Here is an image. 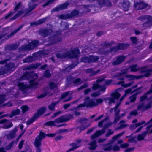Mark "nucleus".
<instances>
[{"instance_id":"f257e3e1","label":"nucleus","mask_w":152,"mask_h":152,"mask_svg":"<svg viewBox=\"0 0 152 152\" xmlns=\"http://www.w3.org/2000/svg\"><path fill=\"white\" fill-rule=\"evenodd\" d=\"M98 4L93 5H85L83 7L87 9V11L91 12L93 11V13L98 12V10L103 7H110L112 6V4L109 0H97Z\"/></svg>"},{"instance_id":"f03ea898","label":"nucleus","mask_w":152,"mask_h":152,"mask_svg":"<svg viewBox=\"0 0 152 152\" xmlns=\"http://www.w3.org/2000/svg\"><path fill=\"white\" fill-rule=\"evenodd\" d=\"M62 31L61 30H58L55 31L54 34L51 35L49 38V45L57 44L61 42L62 41V37L58 36L61 34Z\"/></svg>"},{"instance_id":"7ed1b4c3","label":"nucleus","mask_w":152,"mask_h":152,"mask_svg":"<svg viewBox=\"0 0 152 152\" xmlns=\"http://www.w3.org/2000/svg\"><path fill=\"white\" fill-rule=\"evenodd\" d=\"M46 110V107H42L41 108L38 109L37 112L35 113L33 116L27 120L26 124L27 125H30L34 122L36 119L40 116L42 115Z\"/></svg>"},{"instance_id":"20e7f679","label":"nucleus","mask_w":152,"mask_h":152,"mask_svg":"<svg viewBox=\"0 0 152 152\" xmlns=\"http://www.w3.org/2000/svg\"><path fill=\"white\" fill-rule=\"evenodd\" d=\"M5 64L4 67L0 68V76L12 71V69L15 67V64L14 63L10 62Z\"/></svg>"},{"instance_id":"39448f33","label":"nucleus","mask_w":152,"mask_h":152,"mask_svg":"<svg viewBox=\"0 0 152 152\" xmlns=\"http://www.w3.org/2000/svg\"><path fill=\"white\" fill-rule=\"evenodd\" d=\"M99 59V57L97 56L91 55L88 56L82 57L80 59V61L85 63H92L97 62Z\"/></svg>"},{"instance_id":"423d86ee","label":"nucleus","mask_w":152,"mask_h":152,"mask_svg":"<svg viewBox=\"0 0 152 152\" xmlns=\"http://www.w3.org/2000/svg\"><path fill=\"white\" fill-rule=\"evenodd\" d=\"M138 20L141 21L148 20L143 24V26L145 28L150 27L152 25V16L149 15H142L138 18Z\"/></svg>"},{"instance_id":"0eeeda50","label":"nucleus","mask_w":152,"mask_h":152,"mask_svg":"<svg viewBox=\"0 0 152 152\" xmlns=\"http://www.w3.org/2000/svg\"><path fill=\"white\" fill-rule=\"evenodd\" d=\"M83 107L92 108L96 107L95 100L91 99L89 96L86 97L84 99V102L82 103Z\"/></svg>"},{"instance_id":"6e6552de","label":"nucleus","mask_w":152,"mask_h":152,"mask_svg":"<svg viewBox=\"0 0 152 152\" xmlns=\"http://www.w3.org/2000/svg\"><path fill=\"white\" fill-rule=\"evenodd\" d=\"M88 121V119L86 118H81L79 120V122L82 125L77 127V129H79L80 132H81L82 131L85 130L90 126V124H86L87 123L86 121Z\"/></svg>"},{"instance_id":"1a4fd4ad","label":"nucleus","mask_w":152,"mask_h":152,"mask_svg":"<svg viewBox=\"0 0 152 152\" xmlns=\"http://www.w3.org/2000/svg\"><path fill=\"white\" fill-rule=\"evenodd\" d=\"M38 77V75L33 72H26L23 74L21 76V79L22 80H29L30 79H33L36 77L37 78Z\"/></svg>"},{"instance_id":"9d476101","label":"nucleus","mask_w":152,"mask_h":152,"mask_svg":"<svg viewBox=\"0 0 152 152\" xmlns=\"http://www.w3.org/2000/svg\"><path fill=\"white\" fill-rule=\"evenodd\" d=\"M73 115L69 114L68 116L62 115L55 120L56 123L59 124L68 121L73 117Z\"/></svg>"},{"instance_id":"9b49d317","label":"nucleus","mask_w":152,"mask_h":152,"mask_svg":"<svg viewBox=\"0 0 152 152\" xmlns=\"http://www.w3.org/2000/svg\"><path fill=\"white\" fill-rule=\"evenodd\" d=\"M70 59H76L78 58L80 53L79 49L77 48L69 51Z\"/></svg>"},{"instance_id":"f8f14e48","label":"nucleus","mask_w":152,"mask_h":152,"mask_svg":"<svg viewBox=\"0 0 152 152\" xmlns=\"http://www.w3.org/2000/svg\"><path fill=\"white\" fill-rule=\"evenodd\" d=\"M148 4L140 1L139 2L134 3V8L137 10H142L146 8L148 6Z\"/></svg>"},{"instance_id":"ddd939ff","label":"nucleus","mask_w":152,"mask_h":152,"mask_svg":"<svg viewBox=\"0 0 152 152\" xmlns=\"http://www.w3.org/2000/svg\"><path fill=\"white\" fill-rule=\"evenodd\" d=\"M46 136H47L46 134L45 133L41 131H40L39 135L35 138L34 143L38 144H42V140Z\"/></svg>"},{"instance_id":"4468645a","label":"nucleus","mask_w":152,"mask_h":152,"mask_svg":"<svg viewBox=\"0 0 152 152\" xmlns=\"http://www.w3.org/2000/svg\"><path fill=\"white\" fill-rule=\"evenodd\" d=\"M126 58V56L124 55L118 56L116 59L113 61L112 64L114 66L118 65L123 62Z\"/></svg>"},{"instance_id":"2eb2a0df","label":"nucleus","mask_w":152,"mask_h":152,"mask_svg":"<svg viewBox=\"0 0 152 152\" xmlns=\"http://www.w3.org/2000/svg\"><path fill=\"white\" fill-rule=\"evenodd\" d=\"M121 7L124 11H127L130 7V2L128 0H123L121 3Z\"/></svg>"},{"instance_id":"dca6fc26","label":"nucleus","mask_w":152,"mask_h":152,"mask_svg":"<svg viewBox=\"0 0 152 152\" xmlns=\"http://www.w3.org/2000/svg\"><path fill=\"white\" fill-rule=\"evenodd\" d=\"M50 29L47 28H40L39 31V34L43 37H46L50 34Z\"/></svg>"},{"instance_id":"f3484780","label":"nucleus","mask_w":152,"mask_h":152,"mask_svg":"<svg viewBox=\"0 0 152 152\" xmlns=\"http://www.w3.org/2000/svg\"><path fill=\"white\" fill-rule=\"evenodd\" d=\"M17 131V129H15L12 130L10 133L7 135V138L8 140H11L15 138L16 132Z\"/></svg>"},{"instance_id":"a211bd4d","label":"nucleus","mask_w":152,"mask_h":152,"mask_svg":"<svg viewBox=\"0 0 152 152\" xmlns=\"http://www.w3.org/2000/svg\"><path fill=\"white\" fill-rule=\"evenodd\" d=\"M15 143V141L13 140L9 144L6 146L5 148L2 147L0 148V152H6L4 150L5 149L6 150H10L13 146Z\"/></svg>"},{"instance_id":"6ab92c4d","label":"nucleus","mask_w":152,"mask_h":152,"mask_svg":"<svg viewBox=\"0 0 152 152\" xmlns=\"http://www.w3.org/2000/svg\"><path fill=\"white\" fill-rule=\"evenodd\" d=\"M130 45L127 43H121L118 44V48L119 50H124L128 48H129Z\"/></svg>"},{"instance_id":"aec40b11","label":"nucleus","mask_w":152,"mask_h":152,"mask_svg":"<svg viewBox=\"0 0 152 152\" xmlns=\"http://www.w3.org/2000/svg\"><path fill=\"white\" fill-rule=\"evenodd\" d=\"M78 64V62L77 61L72 63L68 66L66 67L65 68V69H64V71L66 72H69L72 69L75 68L76 66H77Z\"/></svg>"},{"instance_id":"412c9836","label":"nucleus","mask_w":152,"mask_h":152,"mask_svg":"<svg viewBox=\"0 0 152 152\" xmlns=\"http://www.w3.org/2000/svg\"><path fill=\"white\" fill-rule=\"evenodd\" d=\"M32 50L31 45L29 42L28 44L22 45L19 49V51H26Z\"/></svg>"},{"instance_id":"4be33fe9","label":"nucleus","mask_w":152,"mask_h":152,"mask_svg":"<svg viewBox=\"0 0 152 152\" xmlns=\"http://www.w3.org/2000/svg\"><path fill=\"white\" fill-rule=\"evenodd\" d=\"M35 78H34L32 79V80H30L29 82V87L31 88H37V86L39 84V83L38 82H36L35 81V80L37 79L36 78V77H35Z\"/></svg>"},{"instance_id":"5701e85b","label":"nucleus","mask_w":152,"mask_h":152,"mask_svg":"<svg viewBox=\"0 0 152 152\" xmlns=\"http://www.w3.org/2000/svg\"><path fill=\"white\" fill-rule=\"evenodd\" d=\"M31 3H29V5L28 6V8L26 10V12L25 13V15H27L28 13L30 12L33 11L34 9H35L38 6V4H35L32 5H30Z\"/></svg>"},{"instance_id":"b1692460","label":"nucleus","mask_w":152,"mask_h":152,"mask_svg":"<svg viewBox=\"0 0 152 152\" xmlns=\"http://www.w3.org/2000/svg\"><path fill=\"white\" fill-rule=\"evenodd\" d=\"M100 71V69H98L96 71H94L92 68H89L86 69V72L87 73H90V76H92L98 73Z\"/></svg>"},{"instance_id":"393cba45","label":"nucleus","mask_w":152,"mask_h":152,"mask_svg":"<svg viewBox=\"0 0 152 152\" xmlns=\"http://www.w3.org/2000/svg\"><path fill=\"white\" fill-rule=\"evenodd\" d=\"M151 71L150 69H147L146 72H145V74L144 75H140L137 76L136 77L137 79H139L140 78L143 77L144 76L146 77H148L150 76L151 74Z\"/></svg>"},{"instance_id":"a878e982","label":"nucleus","mask_w":152,"mask_h":152,"mask_svg":"<svg viewBox=\"0 0 152 152\" xmlns=\"http://www.w3.org/2000/svg\"><path fill=\"white\" fill-rule=\"evenodd\" d=\"M75 78L74 77H69L70 81H73L72 83L73 84L80 85L82 83L81 79L80 78H78L73 80Z\"/></svg>"},{"instance_id":"bb28decb","label":"nucleus","mask_w":152,"mask_h":152,"mask_svg":"<svg viewBox=\"0 0 152 152\" xmlns=\"http://www.w3.org/2000/svg\"><path fill=\"white\" fill-rule=\"evenodd\" d=\"M32 50L37 47L39 44V42L38 40H34L29 42Z\"/></svg>"},{"instance_id":"cd10ccee","label":"nucleus","mask_w":152,"mask_h":152,"mask_svg":"<svg viewBox=\"0 0 152 152\" xmlns=\"http://www.w3.org/2000/svg\"><path fill=\"white\" fill-rule=\"evenodd\" d=\"M55 123L56 122L55 121V120H54V121H50L46 122L45 124L48 126H56V127H58L63 126L65 125L64 124L58 125H56L55 124Z\"/></svg>"},{"instance_id":"c85d7f7f","label":"nucleus","mask_w":152,"mask_h":152,"mask_svg":"<svg viewBox=\"0 0 152 152\" xmlns=\"http://www.w3.org/2000/svg\"><path fill=\"white\" fill-rule=\"evenodd\" d=\"M90 146L89 147V149L91 150H94L96 149L97 147V142L95 140L91 142L89 144Z\"/></svg>"},{"instance_id":"c756f323","label":"nucleus","mask_w":152,"mask_h":152,"mask_svg":"<svg viewBox=\"0 0 152 152\" xmlns=\"http://www.w3.org/2000/svg\"><path fill=\"white\" fill-rule=\"evenodd\" d=\"M141 92V91H137L134 94L130 96L129 98L130 99V102L133 103L135 102L137 99V96L140 94Z\"/></svg>"},{"instance_id":"7c9ffc66","label":"nucleus","mask_w":152,"mask_h":152,"mask_svg":"<svg viewBox=\"0 0 152 152\" xmlns=\"http://www.w3.org/2000/svg\"><path fill=\"white\" fill-rule=\"evenodd\" d=\"M20 113V110L19 109L13 110L11 112V113L9 115L10 118H12L15 115L19 114Z\"/></svg>"},{"instance_id":"2f4dec72","label":"nucleus","mask_w":152,"mask_h":152,"mask_svg":"<svg viewBox=\"0 0 152 152\" xmlns=\"http://www.w3.org/2000/svg\"><path fill=\"white\" fill-rule=\"evenodd\" d=\"M79 10H75L71 11L70 14L68 13L69 18L75 17L78 15L79 14Z\"/></svg>"},{"instance_id":"473e14b6","label":"nucleus","mask_w":152,"mask_h":152,"mask_svg":"<svg viewBox=\"0 0 152 152\" xmlns=\"http://www.w3.org/2000/svg\"><path fill=\"white\" fill-rule=\"evenodd\" d=\"M69 146H72V147L67 150L66 152H69L71 151H73L79 147V146H77L76 144L75 143H70L69 145Z\"/></svg>"},{"instance_id":"72a5a7b5","label":"nucleus","mask_w":152,"mask_h":152,"mask_svg":"<svg viewBox=\"0 0 152 152\" xmlns=\"http://www.w3.org/2000/svg\"><path fill=\"white\" fill-rule=\"evenodd\" d=\"M18 86L19 88V89L21 90L22 91H24L28 88L26 85L22 82L19 83L18 84Z\"/></svg>"},{"instance_id":"f704fd0d","label":"nucleus","mask_w":152,"mask_h":152,"mask_svg":"<svg viewBox=\"0 0 152 152\" xmlns=\"http://www.w3.org/2000/svg\"><path fill=\"white\" fill-rule=\"evenodd\" d=\"M34 58L32 56H28L23 60L24 63H30L33 61Z\"/></svg>"},{"instance_id":"c9c22d12","label":"nucleus","mask_w":152,"mask_h":152,"mask_svg":"<svg viewBox=\"0 0 152 152\" xmlns=\"http://www.w3.org/2000/svg\"><path fill=\"white\" fill-rule=\"evenodd\" d=\"M18 46L17 44H14L7 46V48L10 50H13L17 49Z\"/></svg>"},{"instance_id":"e433bc0d","label":"nucleus","mask_w":152,"mask_h":152,"mask_svg":"<svg viewBox=\"0 0 152 152\" xmlns=\"http://www.w3.org/2000/svg\"><path fill=\"white\" fill-rule=\"evenodd\" d=\"M121 95L118 91H116L112 93L111 94V96L113 98L115 99H118L120 97Z\"/></svg>"},{"instance_id":"4c0bfd02","label":"nucleus","mask_w":152,"mask_h":152,"mask_svg":"<svg viewBox=\"0 0 152 152\" xmlns=\"http://www.w3.org/2000/svg\"><path fill=\"white\" fill-rule=\"evenodd\" d=\"M24 13V11L23 10H20L18 11L17 13L14 16L11 18V19L12 20H14L16 19L17 18L20 16L22 15Z\"/></svg>"},{"instance_id":"58836bf2","label":"nucleus","mask_w":152,"mask_h":152,"mask_svg":"<svg viewBox=\"0 0 152 152\" xmlns=\"http://www.w3.org/2000/svg\"><path fill=\"white\" fill-rule=\"evenodd\" d=\"M141 88V87H138L137 88L135 89L132 91V89L129 88L125 91V93L126 94H132L134 92L137 91L138 90L140 89Z\"/></svg>"},{"instance_id":"ea45409f","label":"nucleus","mask_w":152,"mask_h":152,"mask_svg":"<svg viewBox=\"0 0 152 152\" xmlns=\"http://www.w3.org/2000/svg\"><path fill=\"white\" fill-rule=\"evenodd\" d=\"M115 43V42L113 41H111L109 43L107 42V41H105L103 43H102L101 45L102 47L105 46L106 47L107 46L110 47L114 44Z\"/></svg>"},{"instance_id":"a19ab883","label":"nucleus","mask_w":152,"mask_h":152,"mask_svg":"<svg viewBox=\"0 0 152 152\" xmlns=\"http://www.w3.org/2000/svg\"><path fill=\"white\" fill-rule=\"evenodd\" d=\"M148 94L146 92L144 94V95L141 96L140 98V102H143L146 99L148 101L150 99L149 98H148Z\"/></svg>"},{"instance_id":"79ce46f5","label":"nucleus","mask_w":152,"mask_h":152,"mask_svg":"<svg viewBox=\"0 0 152 152\" xmlns=\"http://www.w3.org/2000/svg\"><path fill=\"white\" fill-rule=\"evenodd\" d=\"M43 76L45 78H49L51 76L50 70L48 69L45 71L43 73Z\"/></svg>"},{"instance_id":"37998d69","label":"nucleus","mask_w":152,"mask_h":152,"mask_svg":"<svg viewBox=\"0 0 152 152\" xmlns=\"http://www.w3.org/2000/svg\"><path fill=\"white\" fill-rule=\"evenodd\" d=\"M125 133L124 131H123L113 136L112 138V140L113 141H115L117 140L122 135Z\"/></svg>"},{"instance_id":"c03bdc74","label":"nucleus","mask_w":152,"mask_h":152,"mask_svg":"<svg viewBox=\"0 0 152 152\" xmlns=\"http://www.w3.org/2000/svg\"><path fill=\"white\" fill-rule=\"evenodd\" d=\"M49 87L51 90H53L57 87V85L54 82H51L49 83Z\"/></svg>"},{"instance_id":"a18cd8bd","label":"nucleus","mask_w":152,"mask_h":152,"mask_svg":"<svg viewBox=\"0 0 152 152\" xmlns=\"http://www.w3.org/2000/svg\"><path fill=\"white\" fill-rule=\"evenodd\" d=\"M100 87L101 86L97 83H93L91 88L94 90H96L99 89Z\"/></svg>"},{"instance_id":"49530a36","label":"nucleus","mask_w":152,"mask_h":152,"mask_svg":"<svg viewBox=\"0 0 152 152\" xmlns=\"http://www.w3.org/2000/svg\"><path fill=\"white\" fill-rule=\"evenodd\" d=\"M137 64L133 65L131 66L130 67V70L132 72H135L139 70L138 67L137 68Z\"/></svg>"},{"instance_id":"de8ad7c7","label":"nucleus","mask_w":152,"mask_h":152,"mask_svg":"<svg viewBox=\"0 0 152 152\" xmlns=\"http://www.w3.org/2000/svg\"><path fill=\"white\" fill-rule=\"evenodd\" d=\"M58 18L62 20H66L69 19L68 13L65 15L63 14H61L59 16Z\"/></svg>"},{"instance_id":"09e8293b","label":"nucleus","mask_w":152,"mask_h":152,"mask_svg":"<svg viewBox=\"0 0 152 152\" xmlns=\"http://www.w3.org/2000/svg\"><path fill=\"white\" fill-rule=\"evenodd\" d=\"M152 105V101L148 103L145 106L143 109V111H145L148 109L150 108Z\"/></svg>"},{"instance_id":"8fccbe9b","label":"nucleus","mask_w":152,"mask_h":152,"mask_svg":"<svg viewBox=\"0 0 152 152\" xmlns=\"http://www.w3.org/2000/svg\"><path fill=\"white\" fill-rule=\"evenodd\" d=\"M18 32V31L16 29H15L13 31L11 32L6 37H5V39L7 40L9 39V38H10V37H12V36L14 35L15 34H16V33H17Z\"/></svg>"},{"instance_id":"3c124183","label":"nucleus","mask_w":152,"mask_h":152,"mask_svg":"<svg viewBox=\"0 0 152 152\" xmlns=\"http://www.w3.org/2000/svg\"><path fill=\"white\" fill-rule=\"evenodd\" d=\"M103 99L106 100V98H102L97 99H96V102H95V104L96 107L99 104H102L103 102Z\"/></svg>"},{"instance_id":"603ef678","label":"nucleus","mask_w":152,"mask_h":152,"mask_svg":"<svg viewBox=\"0 0 152 152\" xmlns=\"http://www.w3.org/2000/svg\"><path fill=\"white\" fill-rule=\"evenodd\" d=\"M6 95L5 94L0 95V105L3 104L6 100Z\"/></svg>"},{"instance_id":"864d4df0","label":"nucleus","mask_w":152,"mask_h":152,"mask_svg":"<svg viewBox=\"0 0 152 152\" xmlns=\"http://www.w3.org/2000/svg\"><path fill=\"white\" fill-rule=\"evenodd\" d=\"M139 70L141 73H145L147 69V67L146 66L138 67Z\"/></svg>"},{"instance_id":"5fc2aeb1","label":"nucleus","mask_w":152,"mask_h":152,"mask_svg":"<svg viewBox=\"0 0 152 152\" xmlns=\"http://www.w3.org/2000/svg\"><path fill=\"white\" fill-rule=\"evenodd\" d=\"M69 94V91H67L62 93L60 99H62L67 97Z\"/></svg>"},{"instance_id":"6e6d98bb","label":"nucleus","mask_w":152,"mask_h":152,"mask_svg":"<svg viewBox=\"0 0 152 152\" xmlns=\"http://www.w3.org/2000/svg\"><path fill=\"white\" fill-rule=\"evenodd\" d=\"M130 39L131 40L132 43L133 44H136L137 42V39L136 37H130Z\"/></svg>"},{"instance_id":"4d7b16f0","label":"nucleus","mask_w":152,"mask_h":152,"mask_svg":"<svg viewBox=\"0 0 152 152\" xmlns=\"http://www.w3.org/2000/svg\"><path fill=\"white\" fill-rule=\"evenodd\" d=\"M69 5L68 3H64L60 5V7L61 10L66 9L67 8L68 6Z\"/></svg>"},{"instance_id":"13d9d810","label":"nucleus","mask_w":152,"mask_h":152,"mask_svg":"<svg viewBox=\"0 0 152 152\" xmlns=\"http://www.w3.org/2000/svg\"><path fill=\"white\" fill-rule=\"evenodd\" d=\"M138 114L137 110H134L129 113V115L130 116H136Z\"/></svg>"},{"instance_id":"bf43d9fd","label":"nucleus","mask_w":152,"mask_h":152,"mask_svg":"<svg viewBox=\"0 0 152 152\" xmlns=\"http://www.w3.org/2000/svg\"><path fill=\"white\" fill-rule=\"evenodd\" d=\"M125 77L129 78V80H132L134 78L136 79V76L131 75H127L124 76Z\"/></svg>"},{"instance_id":"052dcab7","label":"nucleus","mask_w":152,"mask_h":152,"mask_svg":"<svg viewBox=\"0 0 152 152\" xmlns=\"http://www.w3.org/2000/svg\"><path fill=\"white\" fill-rule=\"evenodd\" d=\"M42 144H38L37 143H34V145L35 147L37 148L36 150V152H41V150L40 148Z\"/></svg>"},{"instance_id":"680f3d73","label":"nucleus","mask_w":152,"mask_h":152,"mask_svg":"<svg viewBox=\"0 0 152 152\" xmlns=\"http://www.w3.org/2000/svg\"><path fill=\"white\" fill-rule=\"evenodd\" d=\"M32 69H36L39 66L41 65V64L40 63H36V64H31Z\"/></svg>"},{"instance_id":"e2e57ef3","label":"nucleus","mask_w":152,"mask_h":152,"mask_svg":"<svg viewBox=\"0 0 152 152\" xmlns=\"http://www.w3.org/2000/svg\"><path fill=\"white\" fill-rule=\"evenodd\" d=\"M126 72L125 71H123L121 72H119L117 73L115 75L116 77H123L124 75L126 74Z\"/></svg>"},{"instance_id":"0e129e2a","label":"nucleus","mask_w":152,"mask_h":152,"mask_svg":"<svg viewBox=\"0 0 152 152\" xmlns=\"http://www.w3.org/2000/svg\"><path fill=\"white\" fill-rule=\"evenodd\" d=\"M47 17L43 18L42 19H39L37 21L39 25L42 24L46 21Z\"/></svg>"},{"instance_id":"69168bd1","label":"nucleus","mask_w":152,"mask_h":152,"mask_svg":"<svg viewBox=\"0 0 152 152\" xmlns=\"http://www.w3.org/2000/svg\"><path fill=\"white\" fill-rule=\"evenodd\" d=\"M107 99L109 100V104H111L112 103H114L115 102V99L113 97L108 98L106 99V100Z\"/></svg>"},{"instance_id":"338daca9","label":"nucleus","mask_w":152,"mask_h":152,"mask_svg":"<svg viewBox=\"0 0 152 152\" xmlns=\"http://www.w3.org/2000/svg\"><path fill=\"white\" fill-rule=\"evenodd\" d=\"M109 50L111 52H116L118 51L119 50V49H118V46L115 47H113L110 48Z\"/></svg>"},{"instance_id":"774afa93","label":"nucleus","mask_w":152,"mask_h":152,"mask_svg":"<svg viewBox=\"0 0 152 152\" xmlns=\"http://www.w3.org/2000/svg\"><path fill=\"white\" fill-rule=\"evenodd\" d=\"M21 5V2H20L18 4H17L15 7L14 8V10L15 12H17L18 10L19 9Z\"/></svg>"}]
</instances>
